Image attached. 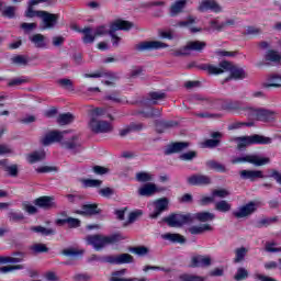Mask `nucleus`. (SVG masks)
I'll use <instances>...</instances> for the list:
<instances>
[{"mask_svg": "<svg viewBox=\"0 0 281 281\" xmlns=\"http://www.w3.org/2000/svg\"><path fill=\"white\" fill-rule=\"evenodd\" d=\"M204 69H206V71H209V74H212L213 76H218L220 74H225V71H229L231 78H233V80H245V78H247V74L243 68L238 66H233L229 61H222L218 66L207 65Z\"/></svg>", "mask_w": 281, "mask_h": 281, "instance_id": "1", "label": "nucleus"}, {"mask_svg": "<svg viewBox=\"0 0 281 281\" xmlns=\"http://www.w3.org/2000/svg\"><path fill=\"white\" fill-rule=\"evenodd\" d=\"M119 240H124V237L122 235H111V236H104V235H89L86 237L87 245H90L95 249V251H100L106 247V245H113L114 243H119Z\"/></svg>", "mask_w": 281, "mask_h": 281, "instance_id": "2", "label": "nucleus"}, {"mask_svg": "<svg viewBox=\"0 0 281 281\" xmlns=\"http://www.w3.org/2000/svg\"><path fill=\"white\" fill-rule=\"evenodd\" d=\"M245 115L250 117V120H258L259 122H273L278 114L272 110L246 108Z\"/></svg>", "mask_w": 281, "mask_h": 281, "instance_id": "3", "label": "nucleus"}, {"mask_svg": "<svg viewBox=\"0 0 281 281\" xmlns=\"http://www.w3.org/2000/svg\"><path fill=\"white\" fill-rule=\"evenodd\" d=\"M233 142L237 144L238 150H243V148H247V146L254 144H271V138L255 134L251 136L235 137L233 138Z\"/></svg>", "mask_w": 281, "mask_h": 281, "instance_id": "4", "label": "nucleus"}, {"mask_svg": "<svg viewBox=\"0 0 281 281\" xmlns=\"http://www.w3.org/2000/svg\"><path fill=\"white\" fill-rule=\"evenodd\" d=\"M270 159L256 154L233 157L231 164H252V166H267Z\"/></svg>", "mask_w": 281, "mask_h": 281, "instance_id": "5", "label": "nucleus"}, {"mask_svg": "<svg viewBox=\"0 0 281 281\" xmlns=\"http://www.w3.org/2000/svg\"><path fill=\"white\" fill-rule=\"evenodd\" d=\"M164 221L169 227H183V225L192 223L193 217L191 214L172 213L165 217Z\"/></svg>", "mask_w": 281, "mask_h": 281, "instance_id": "6", "label": "nucleus"}, {"mask_svg": "<svg viewBox=\"0 0 281 281\" xmlns=\"http://www.w3.org/2000/svg\"><path fill=\"white\" fill-rule=\"evenodd\" d=\"M131 27H133V23L124 20H117L112 23L109 34L112 38L113 47H117L120 45V41H122L120 36L115 35V32L119 30L128 31Z\"/></svg>", "mask_w": 281, "mask_h": 281, "instance_id": "7", "label": "nucleus"}, {"mask_svg": "<svg viewBox=\"0 0 281 281\" xmlns=\"http://www.w3.org/2000/svg\"><path fill=\"white\" fill-rule=\"evenodd\" d=\"M37 16L42 19V30H54L58 24V19H60V15L47 11H40Z\"/></svg>", "mask_w": 281, "mask_h": 281, "instance_id": "8", "label": "nucleus"}, {"mask_svg": "<svg viewBox=\"0 0 281 281\" xmlns=\"http://www.w3.org/2000/svg\"><path fill=\"white\" fill-rule=\"evenodd\" d=\"M88 126L92 133H111V131H113V125L111 123L98 117H91Z\"/></svg>", "mask_w": 281, "mask_h": 281, "instance_id": "9", "label": "nucleus"}, {"mask_svg": "<svg viewBox=\"0 0 281 281\" xmlns=\"http://www.w3.org/2000/svg\"><path fill=\"white\" fill-rule=\"evenodd\" d=\"M206 45L207 44L205 42L201 41L188 42L187 45L177 53V56H188L190 52H203Z\"/></svg>", "mask_w": 281, "mask_h": 281, "instance_id": "10", "label": "nucleus"}, {"mask_svg": "<svg viewBox=\"0 0 281 281\" xmlns=\"http://www.w3.org/2000/svg\"><path fill=\"white\" fill-rule=\"evenodd\" d=\"M195 23H199V19H196V16L189 15L186 20L175 24L173 27H188L191 34H198L199 32H203V27L193 26Z\"/></svg>", "mask_w": 281, "mask_h": 281, "instance_id": "11", "label": "nucleus"}, {"mask_svg": "<svg viewBox=\"0 0 281 281\" xmlns=\"http://www.w3.org/2000/svg\"><path fill=\"white\" fill-rule=\"evenodd\" d=\"M85 78H105L103 82L108 87H114L115 82H117V75L113 72L97 71L94 74H86Z\"/></svg>", "mask_w": 281, "mask_h": 281, "instance_id": "12", "label": "nucleus"}, {"mask_svg": "<svg viewBox=\"0 0 281 281\" xmlns=\"http://www.w3.org/2000/svg\"><path fill=\"white\" fill-rule=\"evenodd\" d=\"M169 201L167 198L158 199L153 202L151 207L153 212L149 214V218H159L161 212H166L168 210Z\"/></svg>", "mask_w": 281, "mask_h": 281, "instance_id": "13", "label": "nucleus"}, {"mask_svg": "<svg viewBox=\"0 0 281 281\" xmlns=\"http://www.w3.org/2000/svg\"><path fill=\"white\" fill-rule=\"evenodd\" d=\"M199 12H223V7L216 0H202L198 7Z\"/></svg>", "mask_w": 281, "mask_h": 281, "instance_id": "14", "label": "nucleus"}, {"mask_svg": "<svg viewBox=\"0 0 281 281\" xmlns=\"http://www.w3.org/2000/svg\"><path fill=\"white\" fill-rule=\"evenodd\" d=\"M66 132H58V131H52L45 134L44 137L41 139V144L43 146H49L52 144H56L58 142L63 143V137H65Z\"/></svg>", "mask_w": 281, "mask_h": 281, "instance_id": "15", "label": "nucleus"}, {"mask_svg": "<svg viewBox=\"0 0 281 281\" xmlns=\"http://www.w3.org/2000/svg\"><path fill=\"white\" fill-rule=\"evenodd\" d=\"M258 210V204L256 202H249L248 204L240 206L237 211L233 212V215L236 218H245L246 216H250Z\"/></svg>", "mask_w": 281, "mask_h": 281, "instance_id": "16", "label": "nucleus"}, {"mask_svg": "<svg viewBox=\"0 0 281 281\" xmlns=\"http://www.w3.org/2000/svg\"><path fill=\"white\" fill-rule=\"evenodd\" d=\"M168 44L159 41H151V42H142L140 44L136 45V49L138 52H146L150 49H166Z\"/></svg>", "mask_w": 281, "mask_h": 281, "instance_id": "17", "label": "nucleus"}, {"mask_svg": "<svg viewBox=\"0 0 281 281\" xmlns=\"http://www.w3.org/2000/svg\"><path fill=\"white\" fill-rule=\"evenodd\" d=\"M187 181L190 186H210L212 183L210 177L203 175L190 176Z\"/></svg>", "mask_w": 281, "mask_h": 281, "instance_id": "18", "label": "nucleus"}, {"mask_svg": "<svg viewBox=\"0 0 281 281\" xmlns=\"http://www.w3.org/2000/svg\"><path fill=\"white\" fill-rule=\"evenodd\" d=\"M239 175L241 179H249V181H256V179H265V175L261 170H241Z\"/></svg>", "mask_w": 281, "mask_h": 281, "instance_id": "19", "label": "nucleus"}, {"mask_svg": "<svg viewBox=\"0 0 281 281\" xmlns=\"http://www.w3.org/2000/svg\"><path fill=\"white\" fill-rule=\"evenodd\" d=\"M35 205L37 207H43V210H49V207H54V205H56V202H54V198L53 196H41L37 198L34 201Z\"/></svg>", "mask_w": 281, "mask_h": 281, "instance_id": "20", "label": "nucleus"}, {"mask_svg": "<svg viewBox=\"0 0 281 281\" xmlns=\"http://www.w3.org/2000/svg\"><path fill=\"white\" fill-rule=\"evenodd\" d=\"M77 214L93 216L94 214H100V209H98V204H85L80 211H77Z\"/></svg>", "mask_w": 281, "mask_h": 281, "instance_id": "21", "label": "nucleus"}, {"mask_svg": "<svg viewBox=\"0 0 281 281\" xmlns=\"http://www.w3.org/2000/svg\"><path fill=\"white\" fill-rule=\"evenodd\" d=\"M212 139H206L204 143H202V148H216L218 144H221V137H223V134L221 132H214L211 134Z\"/></svg>", "mask_w": 281, "mask_h": 281, "instance_id": "22", "label": "nucleus"}, {"mask_svg": "<svg viewBox=\"0 0 281 281\" xmlns=\"http://www.w3.org/2000/svg\"><path fill=\"white\" fill-rule=\"evenodd\" d=\"M159 190L155 183H146L138 189L139 196H153Z\"/></svg>", "mask_w": 281, "mask_h": 281, "instance_id": "23", "label": "nucleus"}, {"mask_svg": "<svg viewBox=\"0 0 281 281\" xmlns=\"http://www.w3.org/2000/svg\"><path fill=\"white\" fill-rule=\"evenodd\" d=\"M186 5H188V0H178L173 2L170 7V15L177 16L178 14H181V12L186 10Z\"/></svg>", "mask_w": 281, "mask_h": 281, "instance_id": "24", "label": "nucleus"}, {"mask_svg": "<svg viewBox=\"0 0 281 281\" xmlns=\"http://www.w3.org/2000/svg\"><path fill=\"white\" fill-rule=\"evenodd\" d=\"M30 41L38 49H45L47 47V38L43 34H34L30 37Z\"/></svg>", "mask_w": 281, "mask_h": 281, "instance_id": "25", "label": "nucleus"}, {"mask_svg": "<svg viewBox=\"0 0 281 281\" xmlns=\"http://www.w3.org/2000/svg\"><path fill=\"white\" fill-rule=\"evenodd\" d=\"M192 267H210L212 265V258L198 255L191 260Z\"/></svg>", "mask_w": 281, "mask_h": 281, "instance_id": "26", "label": "nucleus"}, {"mask_svg": "<svg viewBox=\"0 0 281 281\" xmlns=\"http://www.w3.org/2000/svg\"><path fill=\"white\" fill-rule=\"evenodd\" d=\"M190 144L188 143H172L171 145H168L166 148V155H172L175 153H181V150H186Z\"/></svg>", "mask_w": 281, "mask_h": 281, "instance_id": "27", "label": "nucleus"}, {"mask_svg": "<svg viewBox=\"0 0 281 281\" xmlns=\"http://www.w3.org/2000/svg\"><path fill=\"white\" fill-rule=\"evenodd\" d=\"M214 229L210 224L194 225L188 228V232L194 236L203 234V232H212Z\"/></svg>", "mask_w": 281, "mask_h": 281, "instance_id": "28", "label": "nucleus"}, {"mask_svg": "<svg viewBox=\"0 0 281 281\" xmlns=\"http://www.w3.org/2000/svg\"><path fill=\"white\" fill-rule=\"evenodd\" d=\"M61 147L66 148L67 150H76V148H80V139L78 136H72L68 140H63Z\"/></svg>", "mask_w": 281, "mask_h": 281, "instance_id": "29", "label": "nucleus"}, {"mask_svg": "<svg viewBox=\"0 0 281 281\" xmlns=\"http://www.w3.org/2000/svg\"><path fill=\"white\" fill-rule=\"evenodd\" d=\"M25 255L19 254L18 257L0 256V265H16L23 262Z\"/></svg>", "mask_w": 281, "mask_h": 281, "instance_id": "30", "label": "nucleus"}, {"mask_svg": "<svg viewBox=\"0 0 281 281\" xmlns=\"http://www.w3.org/2000/svg\"><path fill=\"white\" fill-rule=\"evenodd\" d=\"M192 218H196V221H200L201 223H210L216 218V215L211 212H200L194 214Z\"/></svg>", "mask_w": 281, "mask_h": 281, "instance_id": "31", "label": "nucleus"}, {"mask_svg": "<svg viewBox=\"0 0 281 281\" xmlns=\"http://www.w3.org/2000/svg\"><path fill=\"white\" fill-rule=\"evenodd\" d=\"M79 32H81V34H83L82 41L86 44L93 43V41H95V38H97L95 31H93V29H91V27H85L83 30H81Z\"/></svg>", "mask_w": 281, "mask_h": 281, "instance_id": "32", "label": "nucleus"}, {"mask_svg": "<svg viewBox=\"0 0 281 281\" xmlns=\"http://www.w3.org/2000/svg\"><path fill=\"white\" fill-rule=\"evenodd\" d=\"M161 238L164 240H169L170 243H179L180 245H183V243H186V237L180 234L166 233L161 235Z\"/></svg>", "mask_w": 281, "mask_h": 281, "instance_id": "33", "label": "nucleus"}, {"mask_svg": "<svg viewBox=\"0 0 281 281\" xmlns=\"http://www.w3.org/2000/svg\"><path fill=\"white\" fill-rule=\"evenodd\" d=\"M266 60L273 63L274 65H280L281 54L278 50L269 49L265 55Z\"/></svg>", "mask_w": 281, "mask_h": 281, "instance_id": "34", "label": "nucleus"}, {"mask_svg": "<svg viewBox=\"0 0 281 281\" xmlns=\"http://www.w3.org/2000/svg\"><path fill=\"white\" fill-rule=\"evenodd\" d=\"M29 164H36L38 161H43L45 159V150L33 151L26 157Z\"/></svg>", "mask_w": 281, "mask_h": 281, "instance_id": "35", "label": "nucleus"}, {"mask_svg": "<svg viewBox=\"0 0 281 281\" xmlns=\"http://www.w3.org/2000/svg\"><path fill=\"white\" fill-rule=\"evenodd\" d=\"M31 232H35V234H42V236H54V234H56L54 228H46L44 226H32Z\"/></svg>", "mask_w": 281, "mask_h": 281, "instance_id": "36", "label": "nucleus"}, {"mask_svg": "<svg viewBox=\"0 0 281 281\" xmlns=\"http://www.w3.org/2000/svg\"><path fill=\"white\" fill-rule=\"evenodd\" d=\"M207 32H223L225 30V24L218 21V19H214L209 23Z\"/></svg>", "mask_w": 281, "mask_h": 281, "instance_id": "37", "label": "nucleus"}, {"mask_svg": "<svg viewBox=\"0 0 281 281\" xmlns=\"http://www.w3.org/2000/svg\"><path fill=\"white\" fill-rule=\"evenodd\" d=\"M11 63H12V65L25 67V65H27V63H30V59L27 58V56H24V55H15V56L11 57Z\"/></svg>", "mask_w": 281, "mask_h": 281, "instance_id": "38", "label": "nucleus"}, {"mask_svg": "<svg viewBox=\"0 0 281 281\" xmlns=\"http://www.w3.org/2000/svg\"><path fill=\"white\" fill-rule=\"evenodd\" d=\"M249 254V249L245 247H239L235 249V259L234 262H243L245 260V256Z\"/></svg>", "mask_w": 281, "mask_h": 281, "instance_id": "39", "label": "nucleus"}, {"mask_svg": "<svg viewBox=\"0 0 281 281\" xmlns=\"http://www.w3.org/2000/svg\"><path fill=\"white\" fill-rule=\"evenodd\" d=\"M166 94L164 92H150L149 99L145 101L146 104H157V100H164Z\"/></svg>", "mask_w": 281, "mask_h": 281, "instance_id": "40", "label": "nucleus"}, {"mask_svg": "<svg viewBox=\"0 0 281 281\" xmlns=\"http://www.w3.org/2000/svg\"><path fill=\"white\" fill-rule=\"evenodd\" d=\"M215 210L217 212L227 213L232 210V204L225 200H221L215 203Z\"/></svg>", "mask_w": 281, "mask_h": 281, "instance_id": "41", "label": "nucleus"}, {"mask_svg": "<svg viewBox=\"0 0 281 281\" xmlns=\"http://www.w3.org/2000/svg\"><path fill=\"white\" fill-rule=\"evenodd\" d=\"M133 131H142V125L131 124L120 130V136L126 137V135L133 133Z\"/></svg>", "mask_w": 281, "mask_h": 281, "instance_id": "42", "label": "nucleus"}, {"mask_svg": "<svg viewBox=\"0 0 281 281\" xmlns=\"http://www.w3.org/2000/svg\"><path fill=\"white\" fill-rule=\"evenodd\" d=\"M125 274L126 269L116 270L112 272V278L110 279V281H133V279L122 278Z\"/></svg>", "mask_w": 281, "mask_h": 281, "instance_id": "43", "label": "nucleus"}, {"mask_svg": "<svg viewBox=\"0 0 281 281\" xmlns=\"http://www.w3.org/2000/svg\"><path fill=\"white\" fill-rule=\"evenodd\" d=\"M57 122L60 124V126L71 124V122H74V115L71 113L60 114L57 119Z\"/></svg>", "mask_w": 281, "mask_h": 281, "instance_id": "44", "label": "nucleus"}, {"mask_svg": "<svg viewBox=\"0 0 281 281\" xmlns=\"http://www.w3.org/2000/svg\"><path fill=\"white\" fill-rule=\"evenodd\" d=\"M136 180L139 181L140 183H148V181H153V173L140 171L136 173Z\"/></svg>", "mask_w": 281, "mask_h": 281, "instance_id": "45", "label": "nucleus"}, {"mask_svg": "<svg viewBox=\"0 0 281 281\" xmlns=\"http://www.w3.org/2000/svg\"><path fill=\"white\" fill-rule=\"evenodd\" d=\"M172 126H177V122L162 121V122L157 123L156 128H157L158 133H164L162 128H172Z\"/></svg>", "mask_w": 281, "mask_h": 281, "instance_id": "46", "label": "nucleus"}, {"mask_svg": "<svg viewBox=\"0 0 281 281\" xmlns=\"http://www.w3.org/2000/svg\"><path fill=\"white\" fill-rule=\"evenodd\" d=\"M8 218L9 221H11L12 223H16L19 221H23L25 218V216L23 215V213L18 212V211H11L8 213Z\"/></svg>", "mask_w": 281, "mask_h": 281, "instance_id": "47", "label": "nucleus"}, {"mask_svg": "<svg viewBox=\"0 0 281 281\" xmlns=\"http://www.w3.org/2000/svg\"><path fill=\"white\" fill-rule=\"evenodd\" d=\"M21 269H25V266H23V265L3 266V267H0V273H10L12 271H18Z\"/></svg>", "mask_w": 281, "mask_h": 281, "instance_id": "48", "label": "nucleus"}, {"mask_svg": "<svg viewBox=\"0 0 281 281\" xmlns=\"http://www.w3.org/2000/svg\"><path fill=\"white\" fill-rule=\"evenodd\" d=\"M133 262V256L130 254L117 255V265H128Z\"/></svg>", "mask_w": 281, "mask_h": 281, "instance_id": "49", "label": "nucleus"}, {"mask_svg": "<svg viewBox=\"0 0 281 281\" xmlns=\"http://www.w3.org/2000/svg\"><path fill=\"white\" fill-rule=\"evenodd\" d=\"M195 117H201L206 120H218L222 117V115L216 113L202 112V113H195Z\"/></svg>", "mask_w": 281, "mask_h": 281, "instance_id": "50", "label": "nucleus"}, {"mask_svg": "<svg viewBox=\"0 0 281 281\" xmlns=\"http://www.w3.org/2000/svg\"><path fill=\"white\" fill-rule=\"evenodd\" d=\"M4 170L8 172L9 177H19V165H4Z\"/></svg>", "mask_w": 281, "mask_h": 281, "instance_id": "51", "label": "nucleus"}, {"mask_svg": "<svg viewBox=\"0 0 281 281\" xmlns=\"http://www.w3.org/2000/svg\"><path fill=\"white\" fill-rule=\"evenodd\" d=\"M207 168H211L212 170H216L217 172H225V166L214 161L210 160L206 162Z\"/></svg>", "mask_w": 281, "mask_h": 281, "instance_id": "52", "label": "nucleus"}, {"mask_svg": "<svg viewBox=\"0 0 281 281\" xmlns=\"http://www.w3.org/2000/svg\"><path fill=\"white\" fill-rule=\"evenodd\" d=\"M249 278V272L245 268H238L237 272L235 274V280L240 281V280H247Z\"/></svg>", "mask_w": 281, "mask_h": 281, "instance_id": "53", "label": "nucleus"}, {"mask_svg": "<svg viewBox=\"0 0 281 281\" xmlns=\"http://www.w3.org/2000/svg\"><path fill=\"white\" fill-rule=\"evenodd\" d=\"M278 218L269 217V218H261L257 222V227H269V225L276 223Z\"/></svg>", "mask_w": 281, "mask_h": 281, "instance_id": "54", "label": "nucleus"}, {"mask_svg": "<svg viewBox=\"0 0 281 281\" xmlns=\"http://www.w3.org/2000/svg\"><path fill=\"white\" fill-rule=\"evenodd\" d=\"M266 251H268L269 254H280L281 247L278 246V244H276V243H267Z\"/></svg>", "mask_w": 281, "mask_h": 281, "instance_id": "55", "label": "nucleus"}, {"mask_svg": "<svg viewBox=\"0 0 281 281\" xmlns=\"http://www.w3.org/2000/svg\"><path fill=\"white\" fill-rule=\"evenodd\" d=\"M229 192L226 189H216L213 191V199H227Z\"/></svg>", "mask_w": 281, "mask_h": 281, "instance_id": "56", "label": "nucleus"}, {"mask_svg": "<svg viewBox=\"0 0 281 281\" xmlns=\"http://www.w3.org/2000/svg\"><path fill=\"white\" fill-rule=\"evenodd\" d=\"M58 85H60L63 89H68V91H74V81H71V79H59Z\"/></svg>", "mask_w": 281, "mask_h": 281, "instance_id": "57", "label": "nucleus"}, {"mask_svg": "<svg viewBox=\"0 0 281 281\" xmlns=\"http://www.w3.org/2000/svg\"><path fill=\"white\" fill-rule=\"evenodd\" d=\"M260 34H262V30H260V27L258 26H248L246 29L247 36H258Z\"/></svg>", "mask_w": 281, "mask_h": 281, "instance_id": "58", "label": "nucleus"}, {"mask_svg": "<svg viewBox=\"0 0 281 281\" xmlns=\"http://www.w3.org/2000/svg\"><path fill=\"white\" fill-rule=\"evenodd\" d=\"M181 281H205V278L193 276V274H182L180 276Z\"/></svg>", "mask_w": 281, "mask_h": 281, "instance_id": "59", "label": "nucleus"}, {"mask_svg": "<svg viewBox=\"0 0 281 281\" xmlns=\"http://www.w3.org/2000/svg\"><path fill=\"white\" fill-rule=\"evenodd\" d=\"M31 249L35 254H45L48 251V248L45 246V244H35L31 247Z\"/></svg>", "mask_w": 281, "mask_h": 281, "instance_id": "60", "label": "nucleus"}, {"mask_svg": "<svg viewBox=\"0 0 281 281\" xmlns=\"http://www.w3.org/2000/svg\"><path fill=\"white\" fill-rule=\"evenodd\" d=\"M83 186L86 188H100V186H102V181L93 180V179H87V180H83Z\"/></svg>", "mask_w": 281, "mask_h": 281, "instance_id": "61", "label": "nucleus"}, {"mask_svg": "<svg viewBox=\"0 0 281 281\" xmlns=\"http://www.w3.org/2000/svg\"><path fill=\"white\" fill-rule=\"evenodd\" d=\"M266 87H281V77L280 76L270 77Z\"/></svg>", "mask_w": 281, "mask_h": 281, "instance_id": "62", "label": "nucleus"}, {"mask_svg": "<svg viewBox=\"0 0 281 281\" xmlns=\"http://www.w3.org/2000/svg\"><path fill=\"white\" fill-rule=\"evenodd\" d=\"M101 262H108L109 265H117V255L105 256L100 259Z\"/></svg>", "mask_w": 281, "mask_h": 281, "instance_id": "63", "label": "nucleus"}, {"mask_svg": "<svg viewBox=\"0 0 281 281\" xmlns=\"http://www.w3.org/2000/svg\"><path fill=\"white\" fill-rule=\"evenodd\" d=\"M75 281H89L91 280V276L87 273H77L74 276Z\"/></svg>", "mask_w": 281, "mask_h": 281, "instance_id": "64", "label": "nucleus"}]
</instances>
